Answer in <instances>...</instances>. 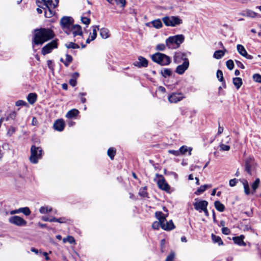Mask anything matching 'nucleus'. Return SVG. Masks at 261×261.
Listing matches in <instances>:
<instances>
[{"instance_id": "13", "label": "nucleus", "mask_w": 261, "mask_h": 261, "mask_svg": "<svg viewBox=\"0 0 261 261\" xmlns=\"http://www.w3.org/2000/svg\"><path fill=\"white\" fill-rule=\"evenodd\" d=\"M68 31H69V32H67V31H66V32L68 34L70 33V32H71L74 37H75L77 35L82 36L83 35L82 28L80 25L77 24H72L70 27V29Z\"/></svg>"}, {"instance_id": "45", "label": "nucleus", "mask_w": 261, "mask_h": 261, "mask_svg": "<svg viewBox=\"0 0 261 261\" xmlns=\"http://www.w3.org/2000/svg\"><path fill=\"white\" fill-rule=\"evenodd\" d=\"M217 77L220 81H221V82L223 81L224 78H223V72L221 70H218L217 71Z\"/></svg>"}, {"instance_id": "46", "label": "nucleus", "mask_w": 261, "mask_h": 261, "mask_svg": "<svg viewBox=\"0 0 261 261\" xmlns=\"http://www.w3.org/2000/svg\"><path fill=\"white\" fill-rule=\"evenodd\" d=\"M252 78L256 82L261 83V75L259 74H254L253 75Z\"/></svg>"}, {"instance_id": "60", "label": "nucleus", "mask_w": 261, "mask_h": 261, "mask_svg": "<svg viewBox=\"0 0 261 261\" xmlns=\"http://www.w3.org/2000/svg\"><path fill=\"white\" fill-rule=\"evenodd\" d=\"M223 127H221L220 126V125L219 126V127H218V135H220L222 133L223 131Z\"/></svg>"}, {"instance_id": "9", "label": "nucleus", "mask_w": 261, "mask_h": 261, "mask_svg": "<svg viewBox=\"0 0 261 261\" xmlns=\"http://www.w3.org/2000/svg\"><path fill=\"white\" fill-rule=\"evenodd\" d=\"M58 47V44L56 41L53 40L45 45L41 50V53L43 55H45L51 52L52 50Z\"/></svg>"}, {"instance_id": "16", "label": "nucleus", "mask_w": 261, "mask_h": 261, "mask_svg": "<svg viewBox=\"0 0 261 261\" xmlns=\"http://www.w3.org/2000/svg\"><path fill=\"white\" fill-rule=\"evenodd\" d=\"M207 204L208 202L205 200H201L193 203L195 209L200 212L207 207Z\"/></svg>"}, {"instance_id": "15", "label": "nucleus", "mask_w": 261, "mask_h": 261, "mask_svg": "<svg viewBox=\"0 0 261 261\" xmlns=\"http://www.w3.org/2000/svg\"><path fill=\"white\" fill-rule=\"evenodd\" d=\"M189 66L188 60L185 58L183 64L177 67L176 72L179 74H182L188 69Z\"/></svg>"}, {"instance_id": "36", "label": "nucleus", "mask_w": 261, "mask_h": 261, "mask_svg": "<svg viewBox=\"0 0 261 261\" xmlns=\"http://www.w3.org/2000/svg\"><path fill=\"white\" fill-rule=\"evenodd\" d=\"M246 15L248 17H251V18H254V17H258L259 16L257 13H256L251 10L246 11Z\"/></svg>"}, {"instance_id": "27", "label": "nucleus", "mask_w": 261, "mask_h": 261, "mask_svg": "<svg viewBox=\"0 0 261 261\" xmlns=\"http://www.w3.org/2000/svg\"><path fill=\"white\" fill-rule=\"evenodd\" d=\"M28 100L31 104H33L36 100L37 95L35 93H30L27 97Z\"/></svg>"}, {"instance_id": "12", "label": "nucleus", "mask_w": 261, "mask_h": 261, "mask_svg": "<svg viewBox=\"0 0 261 261\" xmlns=\"http://www.w3.org/2000/svg\"><path fill=\"white\" fill-rule=\"evenodd\" d=\"M156 176L160 177V179L157 181V184L159 188L165 191H169L170 190V186L166 181L165 179L162 175H159L156 174Z\"/></svg>"}, {"instance_id": "64", "label": "nucleus", "mask_w": 261, "mask_h": 261, "mask_svg": "<svg viewBox=\"0 0 261 261\" xmlns=\"http://www.w3.org/2000/svg\"><path fill=\"white\" fill-rule=\"evenodd\" d=\"M58 221H57V222L62 223L65 222V218H60L58 219Z\"/></svg>"}, {"instance_id": "7", "label": "nucleus", "mask_w": 261, "mask_h": 261, "mask_svg": "<svg viewBox=\"0 0 261 261\" xmlns=\"http://www.w3.org/2000/svg\"><path fill=\"white\" fill-rule=\"evenodd\" d=\"M155 215L159 221L154 222L152 224V227L154 229H158L161 226L162 228V224L166 221V218L168 216V214L165 215L161 212H156Z\"/></svg>"}, {"instance_id": "53", "label": "nucleus", "mask_w": 261, "mask_h": 261, "mask_svg": "<svg viewBox=\"0 0 261 261\" xmlns=\"http://www.w3.org/2000/svg\"><path fill=\"white\" fill-rule=\"evenodd\" d=\"M168 152L175 156H178L180 155V151H179V150H168Z\"/></svg>"}, {"instance_id": "38", "label": "nucleus", "mask_w": 261, "mask_h": 261, "mask_svg": "<svg viewBox=\"0 0 261 261\" xmlns=\"http://www.w3.org/2000/svg\"><path fill=\"white\" fill-rule=\"evenodd\" d=\"M65 46L67 48H73V49H77L79 48L80 46L78 44L74 43L73 42H70L65 44Z\"/></svg>"}, {"instance_id": "25", "label": "nucleus", "mask_w": 261, "mask_h": 261, "mask_svg": "<svg viewBox=\"0 0 261 261\" xmlns=\"http://www.w3.org/2000/svg\"><path fill=\"white\" fill-rule=\"evenodd\" d=\"M79 113V112L77 110L72 109L68 112L66 115V117L68 118H72L78 115Z\"/></svg>"}, {"instance_id": "29", "label": "nucleus", "mask_w": 261, "mask_h": 261, "mask_svg": "<svg viewBox=\"0 0 261 261\" xmlns=\"http://www.w3.org/2000/svg\"><path fill=\"white\" fill-rule=\"evenodd\" d=\"M72 57L68 54L66 55V60L65 61L62 58L60 59V61L63 62L66 66H68L69 65V64L72 62Z\"/></svg>"}, {"instance_id": "58", "label": "nucleus", "mask_w": 261, "mask_h": 261, "mask_svg": "<svg viewBox=\"0 0 261 261\" xmlns=\"http://www.w3.org/2000/svg\"><path fill=\"white\" fill-rule=\"evenodd\" d=\"M69 83L72 86L74 87L76 85V81L75 79H71Z\"/></svg>"}, {"instance_id": "56", "label": "nucleus", "mask_w": 261, "mask_h": 261, "mask_svg": "<svg viewBox=\"0 0 261 261\" xmlns=\"http://www.w3.org/2000/svg\"><path fill=\"white\" fill-rule=\"evenodd\" d=\"M237 182V179L236 178L231 179L229 180V186L230 187H233L236 185Z\"/></svg>"}, {"instance_id": "17", "label": "nucleus", "mask_w": 261, "mask_h": 261, "mask_svg": "<svg viewBox=\"0 0 261 261\" xmlns=\"http://www.w3.org/2000/svg\"><path fill=\"white\" fill-rule=\"evenodd\" d=\"M184 98V96L182 93H173L168 97V100L170 102L176 103L181 100Z\"/></svg>"}, {"instance_id": "47", "label": "nucleus", "mask_w": 261, "mask_h": 261, "mask_svg": "<svg viewBox=\"0 0 261 261\" xmlns=\"http://www.w3.org/2000/svg\"><path fill=\"white\" fill-rule=\"evenodd\" d=\"M175 253L173 252H170L166 257L165 261H173Z\"/></svg>"}, {"instance_id": "34", "label": "nucleus", "mask_w": 261, "mask_h": 261, "mask_svg": "<svg viewBox=\"0 0 261 261\" xmlns=\"http://www.w3.org/2000/svg\"><path fill=\"white\" fill-rule=\"evenodd\" d=\"M99 30L98 25H95L93 27L92 30V33L90 34V37L91 38V40H95L97 36V30Z\"/></svg>"}, {"instance_id": "21", "label": "nucleus", "mask_w": 261, "mask_h": 261, "mask_svg": "<svg viewBox=\"0 0 261 261\" xmlns=\"http://www.w3.org/2000/svg\"><path fill=\"white\" fill-rule=\"evenodd\" d=\"M244 239V236L243 235H241L239 237H235L232 238L234 242L240 245V246H246V243L244 242L243 240Z\"/></svg>"}, {"instance_id": "6", "label": "nucleus", "mask_w": 261, "mask_h": 261, "mask_svg": "<svg viewBox=\"0 0 261 261\" xmlns=\"http://www.w3.org/2000/svg\"><path fill=\"white\" fill-rule=\"evenodd\" d=\"M245 171L250 175H252L255 171L257 164L253 157L249 156L245 160Z\"/></svg>"}, {"instance_id": "63", "label": "nucleus", "mask_w": 261, "mask_h": 261, "mask_svg": "<svg viewBox=\"0 0 261 261\" xmlns=\"http://www.w3.org/2000/svg\"><path fill=\"white\" fill-rule=\"evenodd\" d=\"M20 213V209L19 208L18 210H16L11 211L10 212V214L11 215H13V214H17V213Z\"/></svg>"}, {"instance_id": "55", "label": "nucleus", "mask_w": 261, "mask_h": 261, "mask_svg": "<svg viewBox=\"0 0 261 261\" xmlns=\"http://www.w3.org/2000/svg\"><path fill=\"white\" fill-rule=\"evenodd\" d=\"M222 232L225 234H229L230 233L229 229L227 227H223L222 229Z\"/></svg>"}, {"instance_id": "11", "label": "nucleus", "mask_w": 261, "mask_h": 261, "mask_svg": "<svg viewBox=\"0 0 261 261\" xmlns=\"http://www.w3.org/2000/svg\"><path fill=\"white\" fill-rule=\"evenodd\" d=\"M72 22L73 19L70 17H63L60 20V23L62 28L65 30H67V31L70 29V27L73 24Z\"/></svg>"}, {"instance_id": "28", "label": "nucleus", "mask_w": 261, "mask_h": 261, "mask_svg": "<svg viewBox=\"0 0 261 261\" xmlns=\"http://www.w3.org/2000/svg\"><path fill=\"white\" fill-rule=\"evenodd\" d=\"M215 208L219 211L222 212L224 211L225 206L224 205L221 203L219 201H216L215 202Z\"/></svg>"}, {"instance_id": "14", "label": "nucleus", "mask_w": 261, "mask_h": 261, "mask_svg": "<svg viewBox=\"0 0 261 261\" xmlns=\"http://www.w3.org/2000/svg\"><path fill=\"white\" fill-rule=\"evenodd\" d=\"M237 49L240 55L246 58L247 59L251 60L253 59V57L248 54L245 47L241 44H238L237 46Z\"/></svg>"}, {"instance_id": "43", "label": "nucleus", "mask_w": 261, "mask_h": 261, "mask_svg": "<svg viewBox=\"0 0 261 261\" xmlns=\"http://www.w3.org/2000/svg\"><path fill=\"white\" fill-rule=\"evenodd\" d=\"M117 5L123 8L125 6L126 2L125 0H114Z\"/></svg>"}, {"instance_id": "40", "label": "nucleus", "mask_w": 261, "mask_h": 261, "mask_svg": "<svg viewBox=\"0 0 261 261\" xmlns=\"http://www.w3.org/2000/svg\"><path fill=\"white\" fill-rule=\"evenodd\" d=\"M207 187V185H203V186H200L197 190V191L195 192V194L196 195H198L202 192H203L206 189Z\"/></svg>"}, {"instance_id": "49", "label": "nucleus", "mask_w": 261, "mask_h": 261, "mask_svg": "<svg viewBox=\"0 0 261 261\" xmlns=\"http://www.w3.org/2000/svg\"><path fill=\"white\" fill-rule=\"evenodd\" d=\"M188 151V148L187 146H182L179 150L180 151V154H184Z\"/></svg>"}, {"instance_id": "39", "label": "nucleus", "mask_w": 261, "mask_h": 261, "mask_svg": "<svg viewBox=\"0 0 261 261\" xmlns=\"http://www.w3.org/2000/svg\"><path fill=\"white\" fill-rule=\"evenodd\" d=\"M172 71L170 69H164L163 71H162V74L165 77L167 76H169L171 75Z\"/></svg>"}, {"instance_id": "22", "label": "nucleus", "mask_w": 261, "mask_h": 261, "mask_svg": "<svg viewBox=\"0 0 261 261\" xmlns=\"http://www.w3.org/2000/svg\"><path fill=\"white\" fill-rule=\"evenodd\" d=\"M242 183L243 185L245 194L246 195H249L250 194H251L248 181L246 179H242Z\"/></svg>"}, {"instance_id": "57", "label": "nucleus", "mask_w": 261, "mask_h": 261, "mask_svg": "<svg viewBox=\"0 0 261 261\" xmlns=\"http://www.w3.org/2000/svg\"><path fill=\"white\" fill-rule=\"evenodd\" d=\"M26 102L23 100H18L16 102V105L17 106H24Z\"/></svg>"}, {"instance_id": "61", "label": "nucleus", "mask_w": 261, "mask_h": 261, "mask_svg": "<svg viewBox=\"0 0 261 261\" xmlns=\"http://www.w3.org/2000/svg\"><path fill=\"white\" fill-rule=\"evenodd\" d=\"M32 124L33 125H37V120L36 119V118L33 117V118L32 119Z\"/></svg>"}, {"instance_id": "33", "label": "nucleus", "mask_w": 261, "mask_h": 261, "mask_svg": "<svg viewBox=\"0 0 261 261\" xmlns=\"http://www.w3.org/2000/svg\"><path fill=\"white\" fill-rule=\"evenodd\" d=\"M151 23L153 27H154L156 29H160L162 27V23L159 19L153 20L151 21Z\"/></svg>"}, {"instance_id": "52", "label": "nucleus", "mask_w": 261, "mask_h": 261, "mask_svg": "<svg viewBox=\"0 0 261 261\" xmlns=\"http://www.w3.org/2000/svg\"><path fill=\"white\" fill-rule=\"evenodd\" d=\"M81 20L84 24H85L87 25L89 24L90 22V19L86 17H82L81 18Z\"/></svg>"}, {"instance_id": "62", "label": "nucleus", "mask_w": 261, "mask_h": 261, "mask_svg": "<svg viewBox=\"0 0 261 261\" xmlns=\"http://www.w3.org/2000/svg\"><path fill=\"white\" fill-rule=\"evenodd\" d=\"M42 254L45 256V258L46 260H48L49 259V257H48V253L47 252H43Z\"/></svg>"}, {"instance_id": "54", "label": "nucleus", "mask_w": 261, "mask_h": 261, "mask_svg": "<svg viewBox=\"0 0 261 261\" xmlns=\"http://www.w3.org/2000/svg\"><path fill=\"white\" fill-rule=\"evenodd\" d=\"M139 194L144 197H145L147 196V193L146 191V188H144L143 189H142L140 192H139Z\"/></svg>"}, {"instance_id": "3", "label": "nucleus", "mask_w": 261, "mask_h": 261, "mask_svg": "<svg viewBox=\"0 0 261 261\" xmlns=\"http://www.w3.org/2000/svg\"><path fill=\"white\" fill-rule=\"evenodd\" d=\"M185 40V36L182 35H177L170 36L166 40V46L171 49H176L180 46Z\"/></svg>"}, {"instance_id": "8", "label": "nucleus", "mask_w": 261, "mask_h": 261, "mask_svg": "<svg viewBox=\"0 0 261 261\" xmlns=\"http://www.w3.org/2000/svg\"><path fill=\"white\" fill-rule=\"evenodd\" d=\"M162 20L167 26L174 27L182 23V20L177 16H166L163 17Z\"/></svg>"}, {"instance_id": "24", "label": "nucleus", "mask_w": 261, "mask_h": 261, "mask_svg": "<svg viewBox=\"0 0 261 261\" xmlns=\"http://www.w3.org/2000/svg\"><path fill=\"white\" fill-rule=\"evenodd\" d=\"M226 51V49L224 48L223 50H218L216 51L213 55L214 58L217 59H220L222 58L225 54V53Z\"/></svg>"}, {"instance_id": "42", "label": "nucleus", "mask_w": 261, "mask_h": 261, "mask_svg": "<svg viewBox=\"0 0 261 261\" xmlns=\"http://www.w3.org/2000/svg\"><path fill=\"white\" fill-rule=\"evenodd\" d=\"M226 65L227 67L230 70H232L234 67V63L232 60H228L227 61Z\"/></svg>"}, {"instance_id": "37", "label": "nucleus", "mask_w": 261, "mask_h": 261, "mask_svg": "<svg viewBox=\"0 0 261 261\" xmlns=\"http://www.w3.org/2000/svg\"><path fill=\"white\" fill-rule=\"evenodd\" d=\"M116 154V150L114 148H110L108 150V155L111 160H113Z\"/></svg>"}, {"instance_id": "59", "label": "nucleus", "mask_w": 261, "mask_h": 261, "mask_svg": "<svg viewBox=\"0 0 261 261\" xmlns=\"http://www.w3.org/2000/svg\"><path fill=\"white\" fill-rule=\"evenodd\" d=\"M236 62L240 68H241V69H244V66L241 62L239 61H236Z\"/></svg>"}, {"instance_id": "2", "label": "nucleus", "mask_w": 261, "mask_h": 261, "mask_svg": "<svg viewBox=\"0 0 261 261\" xmlns=\"http://www.w3.org/2000/svg\"><path fill=\"white\" fill-rule=\"evenodd\" d=\"M54 36V34L50 29H40L35 31L33 41L35 44H42Z\"/></svg>"}, {"instance_id": "48", "label": "nucleus", "mask_w": 261, "mask_h": 261, "mask_svg": "<svg viewBox=\"0 0 261 261\" xmlns=\"http://www.w3.org/2000/svg\"><path fill=\"white\" fill-rule=\"evenodd\" d=\"M220 148L221 151H228L230 148L229 146L224 144H221L220 145Z\"/></svg>"}, {"instance_id": "41", "label": "nucleus", "mask_w": 261, "mask_h": 261, "mask_svg": "<svg viewBox=\"0 0 261 261\" xmlns=\"http://www.w3.org/2000/svg\"><path fill=\"white\" fill-rule=\"evenodd\" d=\"M19 209H20V213H22L26 216H29L31 214V211H30V209L27 207L20 208Z\"/></svg>"}, {"instance_id": "20", "label": "nucleus", "mask_w": 261, "mask_h": 261, "mask_svg": "<svg viewBox=\"0 0 261 261\" xmlns=\"http://www.w3.org/2000/svg\"><path fill=\"white\" fill-rule=\"evenodd\" d=\"M162 229L165 230H170L175 228V226L172 220L167 222L166 220L162 224Z\"/></svg>"}, {"instance_id": "4", "label": "nucleus", "mask_w": 261, "mask_h": 261, "mask_svg": "<svg viewBox=\"0 0 261 261\" xmlns=\"http://www.w3.org/2000/svg\"><path fill=\"white\" fill-rule=\"evenodd\" d=\"M151 59L153 62L162 66L167 65L171 62V59L169 56L160 53L152 55Z\"/></svg>"}, {"instance_id": "32", "label": "nucleus", "mask_w": 261, "mask_h": 261, "mask_svg": "<svg viewBox=\"0 0 261 261\" xmlns=\"http://www.w3.org/2000/svg\"><path fill=\"white\" fill-rule=\"evenodd\" d=\"M212 239L214 243H218L219 245L223 244V242L221 238L219 236H215L214 234H212Z\"/></svg>"}, {"instance_id": "31", "label": "nucleus", "mask_w": 261, "mask_h": 261, "mask_svg": "<svg viewBox=\"0 0 261 261\" xmlns=\"http://www.w3.org/2000/svg\"><path fill=\"white\" fill-rule=\"evenodd\" d=\"M184 57V55L180 53H176L174 57V61L176 63H179L180 62V59H182Z\"/></svg>"}, {"instance_id": "18", "label": "nucleus", "mask_w": 261, "mask_h": 261, "mask_svg": "<svg viewBox=\"0 0 261 261\" xmlns=\"http://www.w3.org/2000/svg\"><path fill=\"white\" fill-rule=\"evenodd\" d=\"M134 65L138 67H146L148 65V61L145 58L140 56L138 58V61L134 62Z\"/></svg>"}, {"instance_id": "1", "label": "nucleus", "mask_w": 261, "mask_h": 261, "mask_svg": "<svg viewBox=\"0 0 261 261\" xmlns=\"http://www.w3.org/2000/svg\"><path fill=\"white\" fill-rule=\"evenodd\" d=\"M59 0H36V4L38 7L45 10L44 15L47 18L53 16L55 11L54 9L59 4Z\"/></svg>"}, {"instance_id": "44", "label": "nucleus", "mask_w": 261, "mask_h": 261, "mask_svg": "<svg viewBox=\"0 0 261 261\" xmlns=\"http://www.w3.org/2000/svg\"><path fill=\"white\" fill-rule=\"evenodd\" d=\"M15 128L13 126H11L9 128L8 132L7 133V136L10 137L15 132Z\"/></svg>"}, {"instance_id": "51", "label": "nucleus", "mask_w": 261, "mask_h": 261, "mask_svg": "<svg viewBox=\"0 0 261 261\" xmlns=\"http://www.w3.org/2000/svg\"><path fill=\"white\" fill-rule=\"evenodd\" d=\"M63 242H68L71 244L74 242V239L72 237L68 236L67 238L63 239Z\"/></svg>"}, {"instance_id": "19", "label": "nucleus", "mask_w": 261, "mask_h": 261, "mask_svg": "<svg viewBox=\"0 0 261 261\" xmlns=\"http://www.w3.org/2000/svg\"><path fill=\"white\" fill-rule=\"evenodd\" d=\"M65 122L63 119L56 120L54 124V128L58 131H62L65 127Z\"/></svg>"}, {"instance_id": "10", "label": "nucleus", "mask_w": 261, "mask_h": 261, "mask_svg": "<svg viewBox=\"0 0 261 261\" xmlns=\"http://www.w3.org/2000/svg\"><path fill=\"white\" fill-rule=\"evenodd\" d=\"M9 222L17 226H25L27 224V222L23 218L18 216L10 217Z\"/></svg>"}, {"instance_id": "5", "label": "nucleus", "mask_w": 261, "mask_h": 261, "mask_svg": "<svg viewBox=\"0 0 261 261\" xmlns=\"http://www.w3.org/2000/svg\"><path fill=\"white\" fill-rule=\"evenodd\" d=\"M31 156L30 161L33 164H36L38 160L41 158L42 149L40 147L32 146L31 148Z\"/></svg>"}, {"instance_id": "35", "label": "nucleus", "mask_w": 261, "mask_h": 261, "mask_svg": "<svg viewBox=\"0 0 261 261\" xmlns=\"http://www.w3.org/2000/svg\"><path fill=\"white\" fill-rule=\"evenodd\" d=\"M52 211V208L49 206H42L39 209V212L41 214H47L49 212H50Z\"/></svg>"}, {"instance_id": "30", "label": "nucleus", "mask_w": 261, "mask_h": 261, "mask_svg": "<svg viewBox=\"0 0 261 261\" xmlns=\"http://www.w3.org/2000/svg\"><path fill=\"white\" fill-rule=\"evenodd\" d=\"M100 35L103 39L108 38L109 37L108 30L106 28L101 29L100 30Z\"/></svg>"}, {"instance_id": "23", "label": "nucleus", "mask_w": 261, "mask_h": 261, "mask_svg": "<svg viewBox=\"0 0 261 261\" xmlns=\"http://www.w3.org/2000/svg\"><path fill=\"white\" fill-rule=\"evenodd\" d=\"M260 185V179L258 178H256L254 181L251 184V187L252 189L251 194H253L256 189L259 187Z\"/></svg>"}, {"instance_id": "26", "label": "nucleus", "mask_w": 261, "mask_h": 261, "mask_svg": "<svg viewBox=\"0 0 261 261\" xmlns=\"http://www.w3.org/2000/svg\"><path fill=\"white\" fill-rule=\"evenodd\" d=\"M233 84L237 89H239L242 85V81L240 77H235L233 79Z\"/></svg>"}, {"instance_id": "50", "label": "nucleus", "mask_w": 261, "mask_h": 261, "mask_svg": "<svg viewBox=\"0 0 261 261\" xmlns=\"http://www.w3.org/2000/svg\"><path fill=\"white\" fill-rule=\"evenodd\" d=\"M166 45L164 44H159L156 46V49L158 50L163 51L166 48Z\"/></svg>"}]
</instances>
